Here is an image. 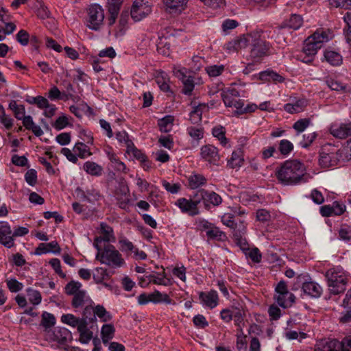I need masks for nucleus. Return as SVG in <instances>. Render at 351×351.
<instances>
[{"label": "nucleus", "instance_id": "f257e3e1", "mask_svg": "<svg viewBox=\"0 0 351 351\" xmlns=\"http://www.w3.org/2000/svg\"><path fill=\"white\" fill-rule=\"evenodd\" d=\"M275 175L282 185L294 186L306 183L311 176L303 163L298 160H287L277 167Z\"/></svg>", "mask_w": 351, "mask_h": 351}, {"label": "nucleus", "instance_id": "f03ea898", "mask_svg": "<svg viewBox=\"0 0 351 351\" xmlns=\"http://www.w3.org/2000/svg\"><path fill=\"white\" fill-rule=\"evenodd\" d=\"M332 32L329 29H318L311 36L308 37L304 44L301 60L305 63H311L318 49H321L324 43L328 42L333 38Z\"/></svg>", "mask_w": 351, "mask_h": 351}, {"label": "nucleus", "instance_id": "7ed1b4c3", "mask_svg": "<svg viewBox=\"0 0 351 351\" xmlns=\"http://www.w3.org/2000/svg\"><path fill=\"white\" fill-rule=\"evenodd\" d=\"M268 32L254 31L248 34V45H251L250 57L254 62H261L262 59L270 54L271 45L265 40Z\"/></svg>", "mask_w": 351, "mask_h": 351}, {"label": "nucleus", "instance_id": "20e7f679", "mask_svg": "<svg viewBox=\"0 0 351 351\" xmlns=\"http://www.w3.org/2000/svg\"><path fill=\"white\" fill-rule=\"evenodd\" d=\"M348 156L343 147H338L328 143L323 145L319 152V164L322 167L329 168L341 165L349 161Z\"/></svg>", "mask_w": 351, "mask_h": 351}, {"label": "nucleus", "instance_id": "39448f33", "mask_svg": "<svg viewBox=\"0 0 351 351\" xmlns=\"http://www.w3.org/2000/svg\"><path fill=\"white\" fill-rule=\"evenodd\" d=\"M96 249L98 251L96 259L101 263L114 268L121 267L125 264L121 254L114 245L107 243L103 248L101 246H99V248Z\"/></svg>", "mask_w": 351, "mask_h": 351}, {"label": "nucleus", "instance_id": "423d86ee", "mask_svg": "<svg viewBox=\"0 0 351 351\" xmlns=\"http://www.w3.org/2000/svg\"><path fill=\"white\" fill-rule=\"evenodd\" d=\"M300 287L304 295L312 298H319L323 291L322 287L313 281L307 274H300L296 277V281L292 289L296 291Z\"/></svg>", "mask_w": 351, "mask_h": 351}, {"label": "nucleus", "instance_id": "0eeeda50", "mask_svg": "<svg viewBox=\"0 0 351 351\" xmlns=\"http://www.w3.org/2000/svg\"><path fill=\"white\" fill-rule=\"evenodd\" d=\"M330 292L334 295L343 293L346 289L348 278L343 273L334 269H328L325 274Z\"/></svg>", "mask_w": 351, "mask_h": 351}, {"label": "nucleus", "instance_id": "6e6552de", "mask_svg": "<svg viewBox=\"0 0 351 351\" xmlns=\"http://www.w3.org/2000/svg\"><path fill=\"white\" fill-rule=\"evenodd\" d=\"M315 351H351V336L341 341L335 339H322L317 343Z\"/></svg>", "mask_w": 351, "mask_h": 351}, {"label": "nucleus", "instance_id": "1a4fd4ad", "mask_svg": "<svg viewBox=\"0 0 351 351\" xmlns=\"http://www.w3.org/2000/svg\"><path fill=\"white\" fill-rule=\"evenodd\" d=\"M104 10L99 4H93L87 10L86 25L94 31L100 30L104 26Z\"/></svg>", "mask_w": 351, "mask_h": 351}, {"label": "nucleus", "instance_id": "9d476101", "mask_svg": "<svg viewBox=\"0 0 351 351\" xmlns=\"http://www.w3.org/2000/svg\"><path fill=\"white\" fill-rule=\"evenodd\" d=\"M221 99L226 107H234L236 108V113L239 109L244 106V101L241 99L240 93L235 88H228L221 93Z\"/></svg>", "mask_w": 351, "mask_h": 351}, {"label": "nucleus", "instance_id": "9b49d317", "mask_svg": "<svg viewBox=\"0 0 351 351\" xmlns=\"http://www.w3.org/2000/svg\"><path fill=\"white\" fill-rule=\"evenodd\" d=\"M48 341H56L62 346H66L72 339L71 332L66 328L58 327L45 335Z\"/></svg>", "mask_w": 351, "mask_h": 351}, {"label": "nucleus", "instance_id": "f8f14e48", "mask_svg": "<svg viewBox=\"0 0 351 351\" xmlns=\"http://www.w3.org/2000/svg\"><path fill=\"white\" fill-rule=\"evenodd\" d=\"M151 12L152 7L148 1L136 0L131 8L130 15L135 22H138L146 17Z\"/></svg>", "mask_w": 351, "mask_h": 351}, {"label": "nucleus", "instance_id": "ddd939ff", "mask_svg": "<svg viewBox=\"0 0 351 351\" xmlns=\"http://www.w3.org/2000/svg\"><path fill=\"white\" fill-rule=\"evenodd\" d=\"M200 156L203 160L215 165H218L220 160L218 149L209 144L203 145L201 147Z\"/></svg>", "mask_w": 351, "mask_h": 351}, {"label": "nucleus", "instance_id": "4468645a", "mask_svg": "<svg viewBox=\"0 0 351 351\" xmlns=\"http://www.w3.org/2000/svg\"><path fill=\"white\" fill-rule=\"evenodd\" d=\"M329 132L336 138L345 139L351 136V122L332 123Z\"/></svg>", "mask_w": 351, "mask_h": 351}, {"label": "nucleus", "instance_id": "2eb2a0df", "mask_svg": "<svg viewBox=\"0 0 351 351\" xmlns=\"http://www.w3.org/2000/svg\"><path fill=\"white\" fill-rule=\"evenodd\" d=\"M0 243L7 248L14 245L11 227L7 221H0Z\"/></svg>", "mask_w": 351, "mask_h": 351}, {"label": "nucleus", "instance_id": "dca6fc26", "mask_svg": "<svg viewBox=\"0 0 351 351\" xmlns=\"http://www.w3.org/2000/svg\"><path fill=\"white\" fill-rule=\"evenodd\" d=\"M199 299L203 305L210 309L216 307L219 303L218 293L215 290H210L208 292L201 291L199 293Z\"/></svg>", "mask_w": 351, "mask_h": 351}, {"label": "nucleus", "instance_id": "f3484780", "mask_svg": "<svg viewBox=\"0 0 351 351\" xmlns=\"http://www.w3.org/2000/svg\"><path fill=\"white\" fill-rule=\"evenodd\" d=\"M100 229L102 237H97L95 239L93 245L95 248H99V246H101L100 243L103 241L109 242L112 239H115L112 228L106 223H101Z\"/></svg>", "mask_w": 351, "mask_h": 351}, {"label": "nucleus", "instance_id": "a211bd4d", "mask_svg": "<svg viewBox=\"0 0 351 351\" xmlns=\"http://www.w3.org/2000/svg\"><path fill=\"white\" fill-rule=\"evenodd\" d=\"M248 45V34L246 36L237 37L235 39L227 43L224 49L228 53L238 51L239 49L245 48Z\"/></svg>", "mask_w": 351, "mask_h": 351}, {"label": "nucleus", "instance_id": "6ab92c4d", "mask_svg": "<svg viewBox=\"0 0 351 351\" xmlns=\"http://www.w3.org/2000/svg\"><path fill=\"white\" fill-rule=\"evenodd\" d=\"M176 205L178 206L182 213H188L191 216H195L199 214V209L197 206L193 205V201L190 199L179 198Z\"/></svg>", "mask_w": 351, "mask_h": 351}, {"label": "nucleus", "instance_id": "aec40b11", "mask_svg": "<svg viewBox=\"0 0 351 351\" xmlns=\"http://www.w3.org/2000/svg\"><path fill=\"white\" fill-rule=\"evenodd\" d=\"M97 317H98L101 322H107L112 319V315L106 311L103 305L98 304L94 307V315L90 318L91 324L97 322Z\"/></svg>", "mask_w": 351, "mask_h": 351}, {"label": "nucleus", "instance_id": "412c9836", "mask_svg": "<svg viewBox=\"0 0 351 351\" xmlns=\"http://www.w3.org/2000/svg\"><path fill=\"white\" fill-rule=\"evenodd\" d=\"M259 79L264 82H273L274 83L282 82L285 78L276 71L267 69L259 73Z\"/></svg>", "mask_w": 351, "mask_h": 351}, {"label": "nucleus", "instance_id": "4be33fe9", "mask_svg": "<svg viewBox=\"0 0 351 351\" xmlns=\"http://www.w3.org/2000/svg\"><path fill=\"white\" fill-rule=\"evenodd\" d=\"M55 316L47 311H44L41 315L40 326L44 328L45 335H47L49 331L52 330L51 328L56 324Z\"/></svg>", "mask_w": 351, "mask_h": 351}, {"label": "nucleus", "instance_id": "5701e85b", "mask_svg": "<svg viewBox=\"0 0 351 351\" xmlns=\"http://www.w3.org/2000/svg\"><path fill=\"white\" fill-rule=\"evenodd\" d=\"M151 302L154 304L165 303L167 304H175L176 302L170 298L168 294L162 293L158 290H155L153 293H150Z\"/></svg>", "mask_w": 351, "mask_h": 351}, {"label": "nucleus", "instance_id": "b1692460", "mask_svg": "<svg viewBox=\"0 0 351 351\" xmlns=\"http://www.w3.org/2000/svg\"><path fill=\"white\" fill-rule=\"evenodd\" d=\"M91 300L88 296L86 295L85 291H80L77 293L73 295L71 305L74 308H78L82 307L88 302H90Z\"/></svg>", "mask_w": 351, "mask_h": 351}, {"label": "nucleus", "instance_id": "393cba45", "mask_svg": "<svg viewBox=\"0 0 351 351\" xmlns=\"http://www.w3.org/2000/svg\"><path fill=\"white\" fill-rule=\"evenodd\" d=\"M302 25V19L300 15L291 14L288 20L285 21L280 25L281 28L299 29Z\"/></svg>", "mask_w": 351, "mask_h": 351}, {"label": "nucleus", "instance_id": "a878e982", "mask_svg": "<svg viewBox=\"0 0 351 351\" xmlns=\"http://www.w3.org/2000/svg\"><path fill=\"white\" fill-rule=\"evenodd\" d=\"M222 202V198L219 195L214 191H206L204 199V206L206 208L209 209L210 205L217 206Z\"/></svg>", "mask_w": 351, "mask_h": 351}, {"label": "nucleus", "instance_id": "bb28decb", "mask_svg": "<svg viewBox=\"0 0 351 351\" xmlns=\"http://www.w3.org/2000/svg\"><path fill=\"white\" fill-rule=\"evenodd\" d=\"M326 84L332 90L337 92H350V89L348 88L347 85L337 79L327 77Z\"/></svg>", "mask_w": 351, "mask_h": 351}, {"label": "nucleus", "instance_id": "cd10ccee", "mask_svg": "<svg viewBox=\"0 0 351 351\" xmlns=\"http://www.w3.org/2000/svg\"><path fill=\"white\" fill-rule=\"evenodd\" d=\"M115 333V328L111 324L103 325L101 330V336L104 344H107L111 340Z\"/></svg>", "mask_w": 351, "mask_h": 351}, {"label": "nucleus", "instance_id": "c85d7f7f", "mask_svg": "<svg viewBox=\"0 0 351 351\" xmlns=\"http://www.w3.org/2000/svg\"><path fill=\"white\" fill-rule=\"evenodd\" d=\"M77 331L80 333V341L82 343L86 344L93 339V333L88 328V325L84 322L78 326Z\"/></svg>", "mask_w": 351, "mask_h": 351}, {"label": "nucleus", "instance_id": "c756f323", "mask_svg": "<svg viewBox=\"0 0 351 351\" xmlns=\"http://www.w3.org/2000/svg\"><path fill=\"white\" fill-rule=\"evenodd\" d=\"M290 295H291L292 297L288 295H275L274 299L279 306L286 308L291 306L295 302V296L291 292H290Z\"/></svg>", "mask_w": 351, "mask_h": 351}, {"label": "nucleus", "instance_id": "7c9ffc66", "mask_svg": "<svg viewBox=\"0 0 351 351\" xmlns=\"http://www.w3.org/2000/svg\"><path fill=\"white\" fill-rule=\"evenodd\" d=\"M83 169L93 176H100L102 174L103 168L101 166L92 161H86L83 166Z\"/></svg>", "mask_w": 351, "mask_h": 351}, {"label": "nucleus", "instance_id": "2f4dec72", "mask_svg": "<svg viewBox=\"0 0 351 351\" xmlns=\"http://www.w3.org/2000/svg\"><path fill=\"white\" fill-rule=\"evenodd\" d=\"M207 108L206 104H199L195 106L190 113V121L193 124H196L202 121L203 110Z\"/></svg>", "mask_w": 351, "mask_h": 351}, {"label": "nucleus", "instance_id": "473e14b6", "mask_svg": "<svg viewBox=\"0 0 351 351\" xmlns=\"http://www.w3.org/2000/svg\"><path fill=\"white\" fill-rule=\"evenodd\" d=\"M324 58L330 64L335 66L341 65L343 61L342 56L339 53L331 50L325 51Z\"/></svg>", "mask_w": 351, "mask_h": 351}, {"label": "nucleus", "instance_id": "72a5a7b5", "mask_svg": "<svg viewBox=\"0 0 351 351\" xmlns=\"http://www.w3.org/2000/svg\"><path fill=\"white\" fill-rule=\"evenodd\" d=\"M189 186L191 189H196L206 183V179L201 174H192L188 178Z\"/></svg>", "mask_w": 351, "mask_h": 351}, {"label": "nucleus", "instance_id": "f704fd0d", "mask_svg": "<svg viewBox=\"0 0 351 351\" xmlns=\"http://www.w3.org/2000/svg\"><path fill=\"white\" fill-rule=\"evenodd\" d=\"M188 1L189 0H163V3L167 8L176 12H181L186 8Z\"/></svg>", "mask_w": 351, "mask_h": 351}, {"label": "nucleus", "instance_id": "c9c22d12", "mask_svg": "<svg viewBox=\"0 0 351 351\" xmlns=\"http://www.w3.org/2000/svg\"><path fill=\"white\" fill-rule=\"evenodd\" d=\"M174 118L173 116L167 115L164 118L159 119L158 125L162 132H169L172 130L173 125Z\"/></svg>", "mask_w": 351, "mask_h": 351}, {"label": "nucleus", "instance_id": "e433bc0d", "mask_svg": "<svg viewBox=\"0 0 351 351\" xmlns=\"http://www.w3.org/2000/svg\"><path fill=\"white\" fill-rule=\"evenodd\" d=\"M156 82L161 90L167 92L169 90V79L166 73L161 71L156 77Z\"/></svg>", "mask_w": 351, "mask_h": 351}, {"label": "nucleus", "instance_id": "4c0bfd02", "mask_svg": "<svg viewBox=\"0 0 351 351\" xmlns=\"http://www.w3.org/2000/svg\"><path fill=\"white\" fill-rule=\"evenodd\" d=\"M73 152L80 158H85L92 154L88 146L82 142L75 143Z\"/></svg>", "mask_w": 351, "mask_h": 351}, {"label": "nucleus", "instance_id": "58836bf2", "mask_svg": "<svg viewBox=\"0 0 351 351\" xmlns=\"http://www.w3.org/2000/svg\"><path fill=\"white\" fill-rule=\"evenodd\" d=\"M61 322L65 324H67L73 328L77 327L78 330V326H81V318L77 317L73 314H63L61 316Z\"/></svg>", "mask_w": 351, "mask_h": 351}, {"label": "nucleus", "instance_id": "ea45409f", "mask_svg": "<svg viewBox=\"0 0 351 351\" xmlns=\"http://www.w3.org/2000/svg\"><path fill=\"white\" fill-rule=\"evenodd\" d=\"M93 302L90 300L88 304L84 308L82 311V317L81 318V324L84 322L86 325L91 324L90 318L94 315V307L93 306Z\"/></svg>", "mask_w": 351, "mask_h": 351}, {"label": "nucleus", "instance_id": "a19ab883", "mask_svg": "<svg viewBox=\"0 0 351 351\" xmlns=\"http://www.w3.org/2000/svg\"><path fill=\"white\" fill-rule=\"evenodd\" d=\"M207 237L210 239L217 241H225L227 239L226 234L221 231L219 228L214 226L213 228L207 232Z\"/></svg>", "mask_w": 351, "mask_h": 351}, {"label": "nucleus", "instance_id": "79ce46f5", "mask_svg": "<svg viewBox=\"0 0 351 351\" xmlns=\"http://www.w3.org/2000/svg\"><path fill=\"white\" fill-rule=\"evenodd\" d=\"M343 21L346 26L343 28V32L346 42L351 45V12H347L343 16Z\"/></svg>", "mask_w": 351, "mask_h": 351}, {"label": "nucleus", "instance_id": "37998d69", "mask_svg": "<svg viewBox=\"0 0 351 351\" xmlns=\"http://www.w3.org/2000/svg\"><path fill=\"white\" fill-rule=\"evenodd\" d=\"M29 301L34 305H38L41 302L42 296L40 293L31 287L26 290Z\"/></svg>", "mask_w": 351, "mask_h": 351}, {"label": "nucleus", "instance_id": "c03bdc74", "mask_svg": "<svg viewBox=\"0 0 351 351\" xmlns=\"http://www.w3.org/2000/svg\"><path fill=\"white\" fill-rule=\"evenodd\" d=\"M278 150L283 156H288L293 150V143L287 139H282L279 142Z\"/></svg>", "mask_w": 351, "mask_h": 351}, {"label": "nucleus", "instance_id": "a18cd8bd", "mask_svg": "<svg viewBox=\"0 0 351 351\" xmlns=\"http://www.w3.org/2000/svg\"><path fill=\"white\" fill-rule=\"evenodd\" d=\"M213 135L217 138L220 141V143L223 146H226L228 144V139L225 136L226 130L222 126L215 127L212 131Z\"/></svg>", "mask_w": 351, "mask_h": 351}, {"label": "nucleus", "instance_id": "49530a36", "mask_svg": "<svg viewBox=\"0 0 351 351\" xmlns=\"http://www.w3.org/2000/svg\"><path fill=\"white\" fill-rule=\"evenodd\" d=\"M233 237L245 236L247 232L246 223L243 221H236L232 227Z\"/></svg>", "mask_w": 351, "mask_h": 351}, {"label": "nucleus", "instance_id": "de8ad7c7", "mask_svg": "<svg viewBox=\"0 0 351 351\" xmlns=\"http://www.w3.org/2000/svg\"><path fill=\"white\" fill-rule=\"evenodd\" d=\"M311 123V119L308 118L300 119L294 123L293 128L297 132V134L303 132Z\"/></svg>", "mask_w": 351, "mask_h": 351}, {"label": "nucleus", "instance_id": "09e8293b", "mask_svg": "<svg viewBox=\"0 0 351 351\" xmlns=\"http://www.w3.org/2000/svg\"><path fill=\"white\" fill-rule=\"evenodd\" d=\"M82 284L80 282L72 280L65 286V293L69 295H75L80 291Z\"/></svg>", "mask_w": 351, "mask_h": 351}, {"label": "nucleus", "instance_id": "8fccbe9b", "mask_svg": "<svg viewBox=\"0 0 351 351\" xmlns=\"http://www.w3.org/2000/svg\"><path fill=\"white\" fill-rule=\"evenodd\" d=\"M182 82L183 84L182 93L186 95H191L195 86L193 77L188 76V77Z\"/></svg>", "mask_w": 351, "mask_h": 351}, {"label": "nucleus", "instance_id": "3c124183", "mask_svg": "<svg viewBox=\"0 0 351 351\" xmlns=\"http://www.w3.org/2000/svg\"><path fill=\"white\" fill-rule=\"evenodd\" d=\"M116 138L121 143H123L128 149L134 145L133 142L129 139L128 133L125 131H120L116 133Z\"/></svg>", "mask_w": 351, "mask_h": 351}, {"label": "nucleus", "instance_id": "603ef678", "mask_svg": "<svg viewBox=\"0 0 351 351\" xmlns=\"http://www.w3.org/2000/svg\"><path fill=\"white\" fill-rule=\"evenodd\" d=\"M243 160L241 158L239 152H233L231 158L228 160V165L231 168L241 167Z\"/></svg>", "mask_w": 351, "mask_h": 351}, {"label": "nucleus", "instance_id": "864d4df0", "mask_svg": "<svg viewBox=\"0 0 351 351\" xmlns=\"http://www.w3.org/2000/svg\"><path fill=\"white\" fill-rule=\"evenodd\" d=\"M25 180L29 185L35 186L38 181L36 171L34 169H29L25 174Z\"/></svg>", "mask_w": 351, "mask_h": 351}, {"label": "nucleus", "instance_id": "5fc2aeb1", "mask_svg": "<svg viewBox=\"0 0 351 351\" xmlns=\"http://www.w3.org/2000/svg\"><path fill=\"white\" fill-rule=\"evenodd\" d=\"M206 190L200 189L197 191L193 195L191 196L190 199L193 201V205L197 207V205L203 202L204 204L205 195Z\"/></svg>", "mask_w": 351, "mask_h": 351}, {"label": "nucleus", "instance_id": "6e6d98bb", "mask_svg": "<svg viewBox=\"0 0 351 351\" xmlns=\"http://www.w3.org/2000/svg\"><path fill=\"white\" fill-rule=\"evenodd\" d=\"M303 139L300 141V145L302 147H308L317 137L315 132H311L303 134Z\"/></svg>", "mask_w": 351, "mask_h": 351}, {"label": "nucleus", "instance_id": "4d7b16f0", "mask_svg": "<svg viewBox=\"0 0 351 351\" xmlns=\"http://www.w3.org/2000/svg\"><path fill=\"white\" fill-rule=\"evenodd\" d=\"M206 71L210 77H217L224 71L223 65H212L207 66Z\"/></svg>", "mask_w": 351, "mask_h": 351}, {"label": "nucleus", "instance_id": "13d9d810", "mask_svg": "<svg viewBox=\"0 0 351 351\" xmlns=\"http://www.w3.org/2000/svg\"><path fill=\"white\" fill-rule=\"evenodd\" d=\"M119 243L120 250L127 254L132 252L135 249L133 243L126 239H120Z\"/></svg>", "mask_w": 351, "mask_h": 351}, {"label": "nucleus", "instance_id": "bf43d9fd", "mask_svg": "<svg viewBox=\"0 0 351 351\" xmlns=\"http://www.w3.org/2000/svg\"><path fill=\"white\" fill-rule=\"evenodd\" d=\"M187 133L189 136L195 140H199L204 136V130L202 128L189 127Z\"/></svg>", "mask_w": 351, "mask_h": 351}, {"label": "nucleus", "instance_id": "052dcab7", "mask_svg": "<svg viewBox=\"0 0 351 351\" xmlns=\"http://www.w3.org/2000/svg\"><path fill=\"white\" fill-rule=\"evenodd\" d=\"M244 315L242 313L241 311L239 308H236L234 311H233V319L234 321L235 325L239 328V332L243 334V330L241 328V324H243Z\"/></svg>", "mask_w": 351, "mask_h": 351}, {"label": "nucleus", "instance_id": "680f3d73", "mask_svg": "<svg viewBox=\"0 0 351 351\" xmlns=\"http://www.w3.org/2000/svg\"><path fill=\"white\" fill-rule=\"evenodd\" d=\"M107 276L106 270L102 267H97L93 273V279L97 284L101 283Z\"/></svg>", "mask_w": 351, "mask_h": 351}, {"label": "nucleus", "instance_id": "e2e57ef3", "mask_svg": "<svg viewBox=\"0 0 351 351\" xmlns=\"http://www.w3.org/2000/svg\"><path fill=\"white\" fill-rule=\"evenodd\" d=\"M6 284L9 290L12 293H16L21 291L23 287V284L14 278L8 280Z\"/></svg>", "mask_w": 351, "mask_h": 351}, {"label": "nucleus", "instance_id": "0e129e2a", "mask_svg": "<svg viewBox=\"0 0 351 351\" xmlns=\"http://www.w3.org/2000/svg\"><path fill=\"white\" fill-rule=\"evenodd\" d=\"M339 237L343 241L351 239V228L348 225H342L339 230Z\"/></svg>", "mask_w": 351, "mask_h": 351}, {"label": "nucleus", "instance_id": "69168bd1", "mask_svg": "<svg viewBox=\"0 0 351 351\" xmlns=\"http://www.w3.org/2000/svg\"><path fill=\"white\" fill-rule=\"evenodd\" d=\"M163 187L172 194H176L180 189V184L179 183H170L165 180L162 181Z\"/></svg>", "mask_w": 351, "mask_h": 351}, {"label": "nucleus", "instance_id": "338daca9", "mask_svg": "<svg viewBox=\"0 0 351 351\" xmlns=\"http://www.w3.org/2000/svg\"><path fill=\"white\" fill-rule=\"evenodd\" d=\"M276 295H288L290 297H292L290 295V291L288 290L287 283L284 280H280L275 287Z\"/></svg>", "mask_w": 351, "mask_h": 351}, {"label": "nucleus", "instance_id": "774afa93", "mask_svg": "<svg viewBox=\"0 0 351 351\" xmlns=\"http://www.w3.org/2000/svg\"><path fill=\"white\" fill-rule=\"evenodd\" d=\"M245 254H247L251 260L254 263H260L261 261V254L260 252V250L257 247H254L252 250H247L245 252Z\"/></svg>", "mask_w": 351, "mask_h": 351}]
</instances>
